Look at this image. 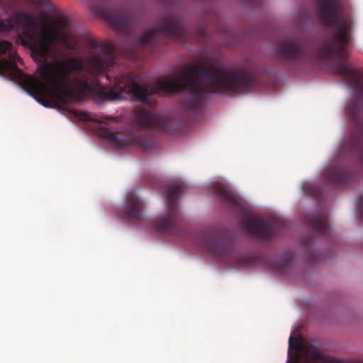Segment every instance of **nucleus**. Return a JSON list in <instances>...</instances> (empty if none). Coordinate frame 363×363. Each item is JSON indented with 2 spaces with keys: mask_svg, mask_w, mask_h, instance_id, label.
<instances>
[{
  "mask_svg": "<svg viewBox=\"0 0 363 363\" xmlns=\"http://www.w3.org/2000/svg\"><path fill=\"white\" fill-rule=\"evenodd\" d=\"M0 7L5 13L12 16L0 18V33L12 31L16 23L22 27L18 41L30 49L32 55L42 63L37 72L40 79L25 74L16 62L21 58L11 43L0 40V55L8 53L9 60L0 59V74L16 82L25 90L38 99L45 106H50L48 95L52 94L62 105L82 101L87 94L96 92L99 101H116L134 97L150 104L148 97L155 94H172L186 91L182 99L183 108L193 116L197 115L206 101V61L188 66L180 74L167 76L157 79L152 86L138 83V76L132 73L121 74L114 79L113 84L106 89L99 86V76L105 75L111 82L110 72L116 65L114 58L116 48L111 44L100 45L96 40L90 43L92 50L85 62L79 57L47 62L48 57L58 43L68 49H76L79 41L69 31L70 21L67 18L57 19L52 27H41L26 10L18 9L17 0H0Z\"/></svg>",
  "mask_w": 363,
  "mask_h": 363,
  "instance_id": "f257e3e1",
  "label": "nucleus"
},
{
  "mask_svg": "<svg viewBox=\"0 0 363 363\" xmlns=\"http://www.w3.org/2000/svg\"><path fill=\"white\" fill-rule=\"evenodd\" d=\"M320 20L326 26H334L332 36L316 46L301 40H287L276 48L277 56L288 63L310 61L315 59L330 62V71L342 77L352 89L354 100L347 106L354 130L345 137L340 152L363 159V120L360 116L363 102V74L350 62L347 50L352 38L353 21L343 13L340 0H315Z\"/></svg>",
  "mask_w": 363,
  "mask_h": 363,
  "instance_id": "f03ea898",
  "label": "nucleus"
},
{
  "mask_svg": "<svg viewBox=\"0 0 363 363\" xmlns=\"http://www.w3.org/2000/svg\"><path fill=\"white\" fill-rule=\"evenodd\" d=\"M201 245L228 263L233 267L254 264L255 258L249 254L238 252L233 241L225 233L211 230L203 233L200 238Z\"/></svg>",
  "mask_w": 363,
  "mask_h": 363,
  "instance_id": "7ed1b4c3",
  "label": "nucleus"
},
{
  "mask_svg": "<svg viewBox=\"0 0 363 363\" xmlns=\"http://www.w3.org/2000/svg\"><path fill=\"white\" fill-rule=\"evenodd\" d=\"M85 120L98 123L100 125L101 135L117 147L134 146L141 151L147 152L152 150L155 146L153 137L146 130L128 131L125 133L113 131L108 125L107 121L116 120L114 117L105 116L94 118L87 115Z\"/></svg>",
  "mask_w": 363,
  "mask_h": 363,
  "instance_id": "20e7f679",
  "label": "nucleus"
},
{
  "mask_svg": "<svg viewBox=\"0 0 363 363\" xmlns=\"http://www.w3.org/2000/svg\"><path fill=\"white\" fill-rule=\"evenodd\" d=\"M186 36L187 31L182 18L170 14L162 18L154 28L145 31L138 38V43L140 46L145 47L152 43L162 41L166 38L182 43Z\"/></svg>",
  "mask_w": 363,
  "mask_h": 363,
  "instance_id": "39448f33",
  "label": "nucleus"
},
{
  "mask_svg": "<svg viewBox=\"0 0 363 363\" xmlns=\"http://www.w3.org/2000/svg\"><path fill=\"white\" fill-rule=\"evenodd\" d=\"M182 192L181 184L169 185L165 191L166 212L155 220L158 231L177 235L181 232L178 199Z\"/></svg>",
  "mask_w": 363,
  "mask_h": 363,
  "instance_id": "423d86ee",
  "label": "nucleus"
},
{
  "mask_svg": "<svg viewBox=\"0 0 363 363\" xmlns=\"http://www.w3.org/2000/svg\"><path fill=\"white\" fill-rule=\"evenodd\" d=\"M242 223L249 235L264 241L273 239L286 226L285 220L279 218L274 217L266 220L247 213L244 214Z\"/></svg>",
  "mask_w": 363,
  "mask_h": 363,
  "instance_id": "0eeeda50",
  "label": "nucleus"
},
{
  "mask_svg": "<svg viewBox=\"0 0 363 363\" xmlns=\"http://www.w3.org/2000/svg\"><path fill=\"white\" fill-rule=\"evenodd\" d=\"M135 119L140 126L155 128L162 133L173 134L179 130V123L174 118L154 114L145 109L137 111Z\"/></svg>",
  "mask_w": 363,
  "mask_h": 363,
  "instance_id": "6e6552de",
  "label": "nucleus"
},
{
  "mask_svg": "<svg viewBox=\"0 0 363 363\" xmlns=\"http://www.w3.org/2000/svg\"><path fill=\"white\" fill-rule=\"evenodd\" d=\"M103 18L111 24L117 30L126 36H130L135 21V16L122 9L109 10L99 6L94 9Z\"/></svg>",
  "mask_w": 363,
  "mask_h": 363,
  "instance_id": "1a4fd4ad",
  "label": "nucleus"
},
{
  "mask_svg": "<svg viewBox=\"0 0 363 363\" xmlns=\"http://www.w3.org/2000/svg\"><path fill=\"white\" fill-rule=\"evenodd\" d=\"M305 222L311 229L313 235L330 238L333 234L329 224L328 214L326 211L318 210L312 214L306 215Z\"/></svg>",
  "mask_w": 363,
  "mask_h": 363,
  "instance_id": "9d476101",
  "label": "nucleus"
},
{
  "mask_svg": "<svg viewBox=\"0 0 363 363\" xmlns=\"http://www.w3.org/2000/svg\"><path fill=\"white\" fill-rule=\"evenodd\" d=\"M145 205L143 201L133 192L127 194L121 213L127 220L140 221L143 218Z\"/></svg>",
  "mask_w": 363,
  "mask_h": 363,
  "instance_id": "9b49d317",
  "label": "nucleus"
},
{
  "mask_svg": "<svg viewBox=\"0 0 363 363\" xmlns=\"http://www.w3.org/2000/svg\"><path fill=\"white\" fill-rule=\"evenodd\" d=\"M213 191L216 196L228 206L235 208L240 207L238 196L225 185L220 183H215L213 185Z\"/></svg>",
  "mask_w": 363,
  "mask_h": 363,
  "instance_id": "f8f14e48",
  "label": "nucleus"
},
{
  "mask_svg": "<svg viewBox=\"0 0 363 363\" xmlns=\"http://www.w3.org/2000/svg\"><path fill=\"white\" fill-rule=\"evenodd\" d=\"M325 180L332 184H344L350 180L346 168L343 166H331L324 172Z\"/></svg>",
  "mask_w": 363,
  "mask_h": 363,
  "instance_id": "ddd939ff",
  "label": "nucleus"
},
{
  "mask_svg": "<svg viewBox=\"0 0 363 363\" xmlns=\"http://www.w3.org/2000/svg\"><path fill=\"white\" fill-rule=\"evenodd\" d=\"M292 259L290 257H286L284 259L277 262L275 265V268L280 273H285L288 269H289L292 264Z\"/></svg>",
  "mask_w": 363,
  "mask_h": 363,
  "instance_id": "4468645a",
  "label": "nucleus"
},
{
  "mask_svg": "<svg viewBox=\"0 0 363 363\" xmlns=\"http://www.w3.org/2000/svg\"><path fill=\"white\" fill-rule=\"evenodd\" d=\"M315 184H307L303 186V190L309 196L316 198L320 194V191L319 189L315 190Z\"/></svg>",
  "mask_w": 363,
  "mask_h": 363,
  "instance_id": "2eb2a0df",
  "label": "nucleus"
},
{
  "mask_svg": "<svg viewBox=\"0 0 363 363\" xmlns=\"http://www.w3.org/2000/svg\"><path fill=\"white\" fill-rule=\"evenodd\" d=\"M357 219L363 223V196L362 200L357 204Z\"/></svg>",
  "mask_w": 363,
  "mask_h": 363,
  "instance_id": "dca6fc26",
  "label": "nucleus"
},
{
  "mask_svg": "<svg viewBox=\"0 0 363 363\" xmlns=\"http://www.w3.org/2000/svg\"><path fill=\"white\" fill-rule=\"evenodd\" d=\"M292 340H293V337H292V335H291L289 339V348H291L292 347Z\"/></svg>",
  "mask_w": 363,
  "mask_h": 363,
  "instance_id": "f3484780",
  "label": "nucleus"
}]
</instances>
